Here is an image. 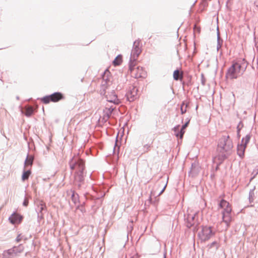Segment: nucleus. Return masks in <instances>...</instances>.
I'll list each match as a JSON object with an SVG mask.
<instances>
[{"instance_id": "nucleus-29", "label": "nucleus", "mask_w": 258, "mask_h": 258, "mask_svg": "<svg viewBox=\"0 0 258 258\" xmlns=\"http://www.w3.org/2000/svg\"><path fill=\"white\" fill-rule=\"evenodd\" d=\"M131 258H139V256L137 254L133 255Z\"/></svg>"}, {"instance_id": "nucleus-27", "label": "nucleus", "mask_w": 258, "mask_h": 258, "mask_svg": "<svg viewBox=\"0 0 258 258\" xmlns=\"http://www.w3.org/2000/svg\"><path fill=\"white\" fill-rule=\"evenodd\" d=\"M189 123V121H187V122H186L182 126V128L183 129H185L186 127L187 126L188 124Z\"/></svg>"}, {"instance_id": "nucleus-3", "label": "nucleus", "mask_w": 258, "mask_h": 258, "mask_svg": "<svg viewBox=\"0 0 258 258\" xmlns=\"http://www.w3.org/2000/svg\"><path fill=\"white\" fill-rule=\"evenodd\" d=\"M244 71V69L239 62L233 61L226 73V78L229 80L236 79L240 77Z\"/></svg>"}, {"instance_id": "nucleus-9", "label": "nucleus", "mask_w": 258, "mask_h": 258, "mask_svg": "<svg viewBox=\"0 0 258 258\" xmlns=\"http://www.w3.org/2000/svg\"><path fill=\"white\" fill-rule=\"evenodd\" d=\"M249 140L250 136L249 135H246L242 139L241 144L238 145L237 146V154L241 158L244 157L245 150Z\"/></svg>"}, {"instance_id": "nucleus-25", "label": "nucleus", "mask_w": 258, "mask_h": 258, "mask_svg": "<svg viewBox=\"0 0 258 258\" xmlns=\"http://www.w3.org/2000/svg\"><path fill=\"white\" fill-rule=\"evenodd\" d=\"M214 246H216L217 247V248H218L219 247V244L217 242L214 241V242H212L210 245L211 247H212Z\"/></svg>"}, {"instance_id": "nucleus-6", "label": "nucleus", "mask_w": 258, "mask_h": 258, "mask_svg": "<svg viewBox=\"0 0 258 258\" xmlns=\"http://www.w3.org/2000/svg\"><path fill=\"white\" fill-rule=\"evenodd\" d=\"M215 234V231L213 230L212 227L204 226L198 234L199 237L203 241H205L209 240Z\"/></svg>"}, {"instance_id": "nucleus-15", "label": "nucleus", "mask_w": 258, "mask_h": 258, "mask_svg": "<svg viewBox=\"0 0 258 258\" xmlns=\"http://www.w3.org/2000/svg\"><path fill=\"white\" fill-rule=\"evenodd\" d=\"M173 76L175 80H181L183 78V73L179 70H175L173 72Z\"/></svg>"}, {"instance_id": "nucleus-10", "label": "nucleus", "mask_w": 258, "mask_h": 258, "mask_svg": "<svg viewBox=\"0 0 258 258\" xmlns=\"http://www.w3.org/2000/svg\"><path fill=\"white\" fill-rule=\"evenodd\" d=\"M106 98L108 102L118 104L119 103V100L114 91L108 92L106 94Z\"/></svg>"}, {"instance_id": "nucleus-32", "label": "nucleus", "mask_w": 258, "mask_h": 258, "mask_svg": "<svg viewBox=\"0 0 258 258\" xmlns=\"http://www.w3.org/2000/svg\"><path fill=\"white\" fill-rule=\"evenodd\" d=\"M165 188V187H164V188H163V189L161 191V194L162 192H163V190H164V188Z\"/></svg>"}, {"instance_id": "nucleus-33", "label": "nucleus", "mask_w": 258, "mask_h": 258, "mask_svg": "<svg viewBox=\"0 0 258 258\" xmlns=\"http://www.w3.org/2000/svg\"><path fill=\"white\" fill-rule=\"evenodd\" d=\"M178 136H179L178 134H176V137H178Z\"/></svg>"}, {"instance_id": "nucleus-19", "label": "nucleus", "mask_w": 258, "mask_h": 258, "mask_svg": "<svg viewBox=\"0 0 258 258\" xmlns=\"http://www.w3.org/2000/svg\"><path fill=\"white\" fill-rule=\"evenodd\" d=\"M38 207L40 208V211L42 212L43 210H46V204L43 201H38L37 203Z\"/></svg>"}, {"instance_id": "nucleus-30", "label": "nucleus", "mask_w": 258, "mask_h": 258, "mask_svg": "<svg viewBox=\"0 0 258 258\" xmlns=\"http://www.w3.org/2000/svg\"><path fill=\"white\" fill-rule=\"evenodd\" d=\"M113 108H112L111 107L110 108V109H109V113H111V112L113 110Z\"/></svg>"}, {"instance_id": "nucleus-7", "label": "nucleus", "mask_w": 258, "mask_h": 258, "mask_svg": "<svg viewBox=\"0 0 258 258\" xmlns=\"http://www.w3.org/2000/svg\"><path fill=\"white\" fill-rule=\"evenodd\" d=\"M64 98L63 95L60 92H55L50 95L46 96L41 99L42 101L45 103H49L50 101L57 102Z\"/></svg>"}, {"instance_id": "nucleus-16", "label": "nucleus", "mask_w": 258, "mask_h": 258, "mask_svg": "<svg viewBox=\"0 0 258 258\" xmlns=\"http://www.w3.org/2000/svg\"><path fill=\"white\" fill-rule=\"evenodd\" d=\"M122 62V57L121 55H117L113 61L114 66H119Z\"/></svg>"}, {"instance_id": "nucleus-28", "label": "nucleus", "mask_w": 258, "mask_h": 258, "mask_svg": "<svg viewBox=\"0 0 258 258\" xmlns=\"http://www.w3.org/2000/svg\"><path fill=\"white\" fill-rule=\"evenodd\" d=\"M189 123V121H187V122H186L182 126V128L183 129H185L186 127L187 126L188 124Z\"/></svg>"}, {"instance_id": "nucleus-13", "label": "nucleus", "mask_w": 258, "mask_h": 258, "mask_svg": "<svg viewBox=\"0 0 258 258\" xmlns=\"http://www.w3.org/2000/svg\"><path fill=\"white\" fill-rule=\"evenodd\" d=\"M137 95V89L135 87H133V88L126 93L127 99L130 102L133 101L135 99Z\"/></svg>"}, {"instance_id": "nucleus-22", "label": "nucleus", "mask_w": 258, "mask_h": 258, "mask_svg": "<svg viewBox=\"0 0 258 258\" xmlns=\"http://www.w3.org/2000/svg\"><path fill=\"white\" fill-rule=\"evenodd\" d=\"M187 106L188 104L186 103L182 102L180 106L181 114H184L186 112Z\"/></svg>"}, {"instance_id": "nucleus-1", "label": "nucleus", "mask_w": 258, "mask_h": 258, "mask_svg": "<svg viewBox=\"0 0 258 258\" xmlns=\"http://www.w3.org/2000/svg\"><path fill=\"white\" fill-rule=\"evenodd\" d=\"M70 166L71 170H75L74 182L79 185L84 180V162L81 159L74 157L70 162Z\"/></svg>"}, {"instance_id": "nucleus-2", "label": "nucleus", "mask_w": 258, "mask_h": 258, "mask_svg": "<svg viewBox=\"0 0 258 258\" xmlns=\"http://www.w3.org/2000/svg\"><path fill=\"white\" fill-rule=\"evenodd\" d=\"M233 143L229 136L222 137L219 141L218 150L223 155L224 158L231 151L233 148Z\"/></svg>"}, {"instance_id": "nucleus-18", "label": "nucleus", "mask_w": 258, "mask_h": 258, "mask_svg": "<svg viewBox=\"0 0 258 258\" xmlns=\"http://www.w3.org/2000/svg\"><path fill=\"white\" fill-rule=\"evenodd\" d=\"M16 249H17L16 247H14L12 249H9L8 250L5 251L4 252L3 254H4V255L6 257V256H9L10 255H11V254H13V253H15L17 252Z\"/></svg>"}, {"instance_id": "nucleus-24", "label": "nucleus", "mask_w": 258, "mask_h": 258, "mask_svg": "<svg viewBox=\"0 0 258 258\" xmlns=\"http://www.w3.org/2000/svg\"><path fill=\"white\" fill-rule=\"evenodd\" d=\"M185 130L183 129L182 128H181L180 134H179V137L180 139H182L183 138V136L184 134L185 133Z\"/></svg>"}, {"instance_id": "nucleus-26", "label": "nucleus", "mask_w": 258, "mask_h": 258, "mask_svg": "<svg viewBox=\"0 0 258 258\" xmlns=\"http://www.w3.org/2000/svg\"><path fill=\"white\" fill-rule=\"evenodd\" d=\"M28 205V200L27 199H25L23 202V205L25 206H27Z\"/></svg>"}, {"instance_id": "nucleus-11", "label": "nucleus", "mask_w": 258, "mask_h": 258, "mask_svg": "<svg viewBox=\"0 0 258 258\" xmlns=\"http://www.w3.org/2000/svg\"><path fill=\"white\" fill-rule=\"evenodd\" d=\"M231 212L229 211L222 212V221L226 223L227 227L229 226L230 222L232 221Z\"/></svg>"}, {"instance_id": "nucleus-8", "label": "nucleus", "mask_w": 258, "mask_h": 258, "mask_svg": "<svg viewBox=\"0 0 258 258\" xmlns=\"http://www.w3.org/2000/svg\"><path fill=\"white\" fill-rule=\"evenodd\" d=\"M141 43L140 41H136L134 42L133 48L132 50L130 62H136V60L141 53Z\"/></svg>"}, {"instance_id": "nucleus-23", "label": "nucleus", "mask_w": 258, "mask_h": 258, "mask_svg": "<svg viewBox=\"0 0 258 258\" xmlns=\"http://www.w3.org/2000/svg\"><path fill=\"white\" fill-rule=\"evenodd\" d=\"M72 200L75 204H76L78 201V196L75 194L74 192L72 193Z\"/></svg>"}, {"instance_id": "nucleus-17", "label": "nucleus", "mask_w": 258, "mask_h": 258, "mask_svg": "<svg viewBox=\"0 0 258 258\" xmlns=\"http://www.w3.org/2000/svg\"><path fill=\"white\" fill-rule=\"evenodd\" d=\"M33 159L34 158L32 156H28L25 162V167H26L29 165L31 166L33 164Z\"/></svg>"}, {"instance_id": "nucleus-12", "label": "nucleus", "mask_w": 258, "mask_h": 258, "mask_svg": "<svg viewBox=\"0 0 258 258\" xmlns=\"http://www.w3.org/2000/svg\"><path fill=\"white\" fill-rule=\"evenodd\" d=\"M23 219V217L17 213L13 214L10 217L9 220L13 224H20Z\"/></svg>"}, {"instance_id": "nucleus-20", "label": "nucleus", "mask_w": 258, "mask_h": 258, "mask_svg": "<svg viewBox=\"0 0 258 258\" xmlns=\"http://www.w3.org/2000/svg\"><path fill=\"white\" fill-rule=\"evenodd\" d=\"M31 174L30 170L24 171L22 176V179L23 181H25L28 179L29 175Z\"/></svg>"}, {"instance_id": "nucleus-21", "label": "nucleus", "mask_w": 258, "mask_h": 258, "mask_svg": "<svg viewBox=\"0 0 258 258\" xmlns=\"http://www.w3.org/2000/svg\"><path fill=\"white\" fill-rule=\"evenodd\" d=\"M33 113V108L31 106L26 108L25 115L27 116H31Z\"/></svg>"}, {"instance_id": "nucleus-5", "label": "nucleus", "mask_w": 258, "mask_h": 258, "mask_svg": "<svg viewBox=\"0 0 258 258\" xmlns=\"http://www.w3.org/2000/svg\"><path fill=\"white\" fill-rule=\"evenodd\" d=\"M198 212L192 209L188 208L187 210V215L185 219L186 225L187 227L190 228L199 224L197 218Z\"/></svg>"}, {"instance_id": "nucleus-14", "label": "nucleus", "mask_w": 258, "mask_h": 258, "mask_svg": "<svg viewBox=\"0 0 258 258\" xmlns=\"http://www.w3.org/2000/svg\"><path fill=\"white\" fill-rule=\"evenodd\" d=\"M220 207L223 209L222 212L232 211V208L230 204L224 200H221Z\"/></svg>"}, {"instance_id": "nucleus-4", "label": "nucleus", "mask_w": 258, "mask_h": 258, "mask_svg": "<svg viewBox=\"0 0 258 258\" xmlns=\"http://www.w3.org/2000/svg\"><path fill=\"white\" fill-rule=\"evenodd\" d=\"M129 71L131 76L135 78H145L147 75L144 68L138 66L136 62H130Z\"/></svg>"}, {"instance_id": "nucleus-31", "label": "nucleus", "mask_w": 258, "mask_h": 258, "mask_svg": "<svg viewBox=\"0 0 258 258\" xmlns=\"http://www.w3.org/2000/svg\"><path fill=\"white\" fill-rule=\"evenodd\" d=\"M17 241L18 242H19L20 241V239L18 237L17 238Z\"/></svg>"}]
</instances>
